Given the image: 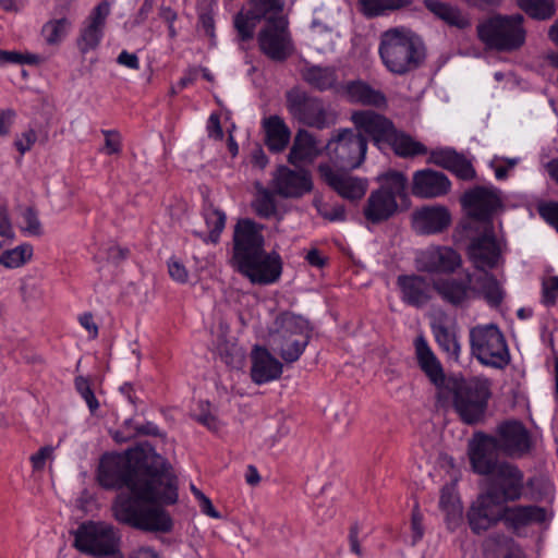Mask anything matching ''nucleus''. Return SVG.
Masks as SVG:
<instances>
[{
	"mask_svg": "<svg viewBox=\"0 0 558 558\" xmlns=\"http://www.w3.org/2000/svg\"><path fill=\"white\" fill-rule=\"evenodd\" d=\"M414 345L417 364L422 372L437 388L442 387L446 379L444 368L426 339L423 336H418L414 341Z\"/></svg>",
	"mask_w": 558,
	"mask_h": 558,
	"instance_id": "obj_31",
	"label": "nucleus"
},
{
	"mask_svg": "<svg viewBox=\"0 0 558 558\" xmlns=\"http://www.w3.org/2000/svg\"><path fill=\"white\" fill-rule=\"evenodd\" d=\"M314 184L308 170L290 169L281 166L276 177L277 193L284 198H300L313 191Z\"/></svg>",
	"mask_w": 558,
	"mask_h": 558,
	"instance_id": "obj_23",
	"label": "nucleus"
},
{
	"mask_svg": "<svg viewBox=\"0 0 558 558\" xmlns=\"http://www.w3.org/2000/svg\"><path fill=\"white\" fill-rule=\"evenodd\" d=\"M110 7L108 2H100L90 13L87 19L86 25L81 31V36L77 40L80 50L83 53L95 49L102 37V29L107 16L109 15Z\"/></svg>",
	"mask_w": 558,
	"mask_h": 558,
	"instance_id": "obj_29",
	"label": "nucleus"
},
{
	"mask_svg": "<svg viewBox=\"0 0 558 558\" xmlns=\"http://www.w3.org/2000/svg\"><path fill=\"white\" fill-rule=\"evenodd\" d=\"M0 235L13 238V230L5 207L0 206Z\"/></svg>",
	"mask_w": 558,
	"mask_h": 558,
	"instance_id": "obj_60",
	"label": "nucleus"
},
{
	"mask_svg": "<svg viewBox=\"0 0 558 558\" xmlns=\"http://www.w3.org/2000/svg\"><path fill=\"white\" fill-rule=\"evenodd\" d=\"M317 171L320 179L345 199H361L367 191L366 179L352 177L345 170H335L329 163L318 165Z\"/></svg>",
	"mask_w": 558,
	"mask_h": 558,
	"instance_id": "obj_19",
	"label": "nucleus"
},
{
	"mask_svg": "<svg viewBox=\"0 0 558 558\" xmlns=\"http://www.w3.org/2000/svg\"><path fill=\"white\" fill-rule=\"evenodd\" d=\"M357 2L361 13L373 19L407 8L413 3V0H357Z\"/></svg>",
	"mask_w": 558,
	"mask_h": 558,
	"instance_id": "obj_39",
	"label": "nucleus"
},
{
	"mask_svg": "<svg viewBox=\"0 0 558 558\" xmlns=\"http://www.w3.org/2000/svg\"><path fill=\"white\" fill-rule=\"evenodd\" d=\"M316 142L306 130H299L288 155V161L294 166L312 160L315 156Z\"/></svg>",
	"mask_w": 558,
	"mask_h": 558,
	"instance_id": "obj_37",
	"label": "nucleus"
},
{
	"mask_svg": "<svg viewBox=\"0 0 558 558\" xmlns=\"http://www.w3.org/2000/svg\"><path fill=\"white\" fill-rule=\"evenodd\" d=\"M517 2L521 10L537 21L549 20L556 13L555 0H517Z\"/></svg>",
	"mask_w": 558,
	"mask_h": 558,
	"instance_id": "obj_43",
	"label": "nucleus"
},
{
	"mask_svg": "<svg viewBox=\"0 0 558 558\" xmlns=\"http://www.w3.org/2000/svg\"><path fill=\"white\" fill-rule=\"evenodd\" d=\"M385 145L390 146L393 153L402 158L415 157L427 153L424 144L413 140L405 133L399 132L396 128Z\"/></svg>",
	"mask_w": 558,
	"mask_h": 558,
	"instance_id": "obj_36",
	"label": "nucleus"
},
{
	"mask_svg": "<svg viewBox=\"0 0 558 558\" xmlns=\"http://www.w3.org/2000/svg\"><path fill=\"white\" fill-rule=\"evenodd\" d=\"M32 256V245L21 244L12 250L4 251L2 265L7 268H19L31 260Z\"/></svg>",
	"mask_w": 558,
	"mask_h": 558,
	"instance_id": "obj_45",
	"label": "nucleus"
},
{
	"mask_svg": "<svg viewBox=\"0 0 558 558\" xmlns=\"http://www.w3.org/2000/svg\"><path fill=\"white\" fill-rule=\"evenodd\" d=\"M97 480L106 489H129L112 502L111 510L118 522L145 532L171 529V517L162 506L174 504L173 476L170 465L149 445L124 453L104 454Z\"/></svg>",
	"mask_w": 558,
	"mask_h": 558,
	"instance_id": "obj_1",
	"label": "nucleus"
},
{
	"mask_svg": "<svg viewBox=\"0 0 558 558\" xmlns=\"http://www.w3.org/2000/svg\"><path fill=\"white\" fill-rule=\"evenodd\" d=\"M425 8L446 24L459 29H465L471 26L470 19L464 15L457 7L439 0H423Z\"/></svg>",
	"mask_w": 558,
	"mask_h": 558,
	"instance_id": "obj_34",
	"label": "nucleus"
},
{
	"mask_svg": "<svg viewBox=\"0 0 558 558\" xmlns=\"http://www.w3.org/2000/svg\"><path fill=\"white\" fill-rule=\"evenodd\" d=\"M499 452L495 436L476 432L468 446V457L472 471L486 477L494 473L502 462L499 460Z\"/></svg>",
	"mask_w": 558,
	"mask_h": 558,
	"instance_id": "obj_16",
	"label": "nucleus"
},
{
	"mask_svg": "<svg viewBox=\"0 0 558 558\" xmlns=\"http://www.w3.org/2000/svg\"><path fill=\"white\" fill-rule=\"evenodd\" d=\"M105 151L107 155L119 154L121 151V136L119 132L113 130H104Z\"/></svg>",
	"mask_w": 558,
	"mask_h": 558,
	"instance_id": "obj_54",
	"label": "nucleus"
},
{
	"mask_svg": "<svg viewBox=\"0 0 558 558\" xmlns=\"http://www.w3.org/2000/svg\"><path fill=\"white\" fill-rule=\"evenodd\" d=\"M36 140H37V135H36L35 131L28 130V131L24 132L22 134L21 138H19L15 142V146H16L17 150L23 155L32 148V146L35 144Z\"/></svg>",
	"mask_w": 558,
	"mask_h": 558,
	"instance_id": "obj_57",
	"label": "nucleus"
},
{
	"mask_svg": "<svg viewBox=\"0 0 558 558\" xmlns=\"http://www.w3.org/2000/svg\"><path fill=\"white\" fill-rule=\"evenodd\" d=\"M305 259L311 266L322 268L326 265L327 259L322 256L320 252L317 248H312L307 252Z\"/></svg>",
	"mask_w": 558,
	"mask_h": 558,
	"instance_id": "obj_64",
	"label": "nucleus"
},
{
	"mask_svg": "<svg viewBox=\"0 0 558 558\" xmlns=\"http://www.w3.org/2000/svg\"><path fill=\"white\" fill-rule=\"evenodd\" d=\"M71 27L72 22L68 17H54L44 24L41 35L48 45L56 46L66 37Z\"/></svg>",
	"mask_w": 558,
	"mask_h": 558,
	"instance_id": "obj_42",
	"label": "nucleus"
},
{
	"mask_svg": "<svg viewBox=\"0 0 558 558\" xmlns=\"http://www.w3.org/2000/svg\"><path fill=\"white\" fill-rule=\"evenodd\" d=\"M253 208L256 215L262 218H269L277 213L275 198L267 190L254 201Z\"/></svg>",
	"mask_w": 558,
	"mask_h": 558,
	"instance_id": "obj_49",
	"label": "nucleus"
},
{
	"mask_svg": "<svg viewBox=\"0 0 558 558\" xmlns=\"http://www.w3.org/2000/svg\"><path fill=\"white\" fill-rule=\"evenodd\" d=\"M282 10L281 0H253L250 11L260 21L270 16H279Z\"/></svg>",
	"mask_w": 558,
	"mask_h": 558,
	"instance_id": "obj_47",
	"label": "nucleus"
},
{
	"mask_svg": "<svg viewBox=\"0 0 558 558\" xmlns=\"http://www.w3.org/2000/svg\"><path fill=\"white\" fill-rule=\"evenodd\" d=\"M81 325L89 332L92 338L98 336V326L94 322V317L90 313H84L80 316Z\"/></svg>",
	"mask_w": 558,
	"mask_h": 558,
	"instance_id": "obj_61",
	"label": "nucleus"
},
{
	"mask_svg": "<svg viewBox=\"0 0 558 558\" xmlns=\"http://www.w3.org/2000/svg\"><path fill=\"white\" fill-rule=\"evenodd\" d=\"M482 492L504 505L517 502L524 495V473L515 464L502 461L501 465L485 478Z\"/></svg>",
	"mask_w": 558,
	"mask_h": 558,
	"instance_id": "obj_11",
	"label": "nucleus"
},
{
	"mask_svg": "<svg viewBox=\"0 0 558 558\" xmlns=\"http://www.w3.org/2000/svg\"><path fill=\"white\" fill-rule=\"evenodd\" d=\"M202 215L205 223L209 230L207 239L209 242L217 244L220 240V234L226 227L227 216L225 211L214 206L208 197L204 198Z\"/></svg>",
	"mask_w": 558,
	"mask_h": 558,
	"instance_id": "obj_38",
	"label": "nucleus"
},
{
	"mask_svg": "<svg viewBox=\"0 0 558 558\" xmlns=\"http://www.w3.org/2000/svg\"><path fill=\"white\" fill-rule=\"evenodd\" d=\"M450 392L453 410L462 423L473 426L485 421L492 398L488 379L478 377L454 379Z\"/></svg>",
	"mask_w": 558,
	"mask_h": 558,
	"instance_id": "obj_5",
	"label": "nucleus"
},
{
	"mask_svg": "<svg viewBox=\"0 0 558 558\" xmlns=\"http://www.w3.org/2000/svg\"><path fill=\"white\" fill-rule=\"evenodd\" d=\"M207 130L210 137L219 141L223 138V131L220 124V119L217 114L213 113L209 117Z\"/></svg>",
	"mask_w": 558,
	"mask_h": 558,
	"instance_id": "obj_59",
	"label": "nucleus"
},
{
	"mask_svg": "<svg viewBox=\"0 0 558 558\" xmlns=\"http://www.w3.org/2000/svg\"><path fill=\"white\" fill-rule=\"evenodd\" d=\"M350 120L356 133L368 137L380 149L387 143L389 136L392 135L395 129L390 119L369 109L353 111Z\"/></svg>",
	"mask_w": 558,
	"mask_h": 558,
	"instance_id": "obj_18",
	"label": "nucleus"
},
{
	"mask_svg": "<svg viewBox=\"0 0 558 558\" xmlns=\"http://www.w3.org/2000/svg\"><path fill=\"white\" fill-rule=\"evenodd\" d=\"M451 223V215L445 206H424L413 214V227L420 234L444 232Z\"/></svg>",
	"mask_w": 558,
	"mask_h": 558,
	"instance_id": "obj_27",
	"label": "nucleus"
},
{
	"mask_svg": "<svg viewBox=\"0 0 558 558\" xmlns=\"http://www.w3.org/2000/svg\"><path fill=\"white\" fill-rule=\"evenodd\" d=\"M53 448L51 446L41 447L36 453L31 457V462L34 470H43L47 459L52 456Z\"/></svg>",
	"mask_w": 558,
	"mask_h": 558,
	"instance_id": "obj_56",
	"label": "nucleus"
},
{
	"mask_svg": "<svg viewBox=\"0 0 558 558\" xmlns=\"http://www.w3.org/2000/svg\"><path fill=\"white\" fill-rule=\"evenodd\" d=\"M349 542H350L351 551L357 556H361L362 548H361L360 542H359V525H357V523L352 524L350 527Z\"/></svg>",
	"mask_w": 558,
	"mask_h": 558,
	"instance_id": "obj_62",
	"label": "nucleus"
},
{
	"mask_svg": "<svg viewBox=\"0 0 558 558\" xmlns=\"http://www.w3.org/2000/svg\"><path fill=\"white\" fill-rule=\"evenodd\" d=\"M423 515L418 510V507L415 506L412 511V518H411V530H412V545H416L424 535V527H423Z\"/></svg>",
	"mask_w": 558,
	"mask_h": 558,
	"instance_id": "obj_55",
	"label": "nucleus"
},
{
	"mask_svg": "<svg viewBox=\"0 0 558 558\" xmlns=\"http://www.w3.org/2000/svg\"><path fill=\"white\" fill-rule=\"evenodd\" d=\"M456 502H460L459 498L448 487H444L439 498L440 509L453 506Z\"/></svg>",
	"mask_w": 558,
	"mask_h": 558,
	"instance_id": "obj_63",
	"label": "nucleus"
},
{
	"mask_svg": "<svg viewBox=\"0 0 558 558\" xmlns=\"http://www.w3.org/2000/svg\"><path fill=\"white\" fill-rule=\"evenodd\" d=\"M400 292L401 301L412 307L422 308L432 299L434 283L430 284L427 278L422 275H399L396 281Z\"/></svg>",
	"mask_w": 558,
	"mask_h": 558,
	"instance_id": "obj_21",
	"label": "nucleus"
},
{
	"mask_svg": "<svg viewBox=\"0 0 558 558\" xmlns=\"http://www.w3.org/2000/svg\"><path fill=\"white\" fill-rule=\"evenodd\" d=\"M470 239L466 247L469 259L478 270L493 269L500 257V248L496 241L495 228L484 227L478 230L464 231Z\"/></svg>",
	"mask_w": 558,
	"mask_h": 558,
	"instance_id": "obj_14",
	"label": "nucleus"
},
{
	"mask_svg": "<svg viewBox=\"0 0 558 558\" xmlns=\"http://www.w3.org/2000/svg\"><path fill=\"white\" fill-rule=\"evenodd\" d=\"M558 296V277H551L543 282V302L547 306H554Z\"/></svg>",
	"mask_w": 558,
	"mask_h": 558,
	"instance_id": "obj_53",
	"label": "nucleus"
},
{
	"mask_svg": "<svg viewBox=\"0 0 558 558\" xmlns=\"http://www.w3.org/2000/svg\"><path fill=\"white\" fill-rule=\"evenodd\" d=\"M75 388L86 401L90 412L94 413L99 408V403L90 388L89 381L85 377L78 376L75 378Z\"/></svg>",
	"mask_w": 558,
	"mask_h": 558,
	"instance_id": "obj_50",
	"label": "nucleus"
},
{
	"mask_svg": "<svg viewBox=\"0 0 558 558\" xmlns=\"http://www.w3.org/2000/svg\"><path fill=\"white\" fill-rule=\"evenodd\" d=\"M416 269L430 275H451L462 265L461 255L452 247L430 245L421 251L415 259Z\"/></svg>",
	"mask_w": 558,
	"mask_h": 558,
	"instance_id": "obj_17",
	"label": "nucleus"
},
{
	"mask_svg": "<svg viewBox=\"0 0 558 558\" xmlns=\"http://www.w3.org/2000/svg\"><path fill=\"white\" fill-rule=\"evenodd\" d=\"M427 161L450 171L463 181H470L476 177L472 162L451 147L430 150Z\"/></svg>",
	"mask_w": 558,
	"mask_h": 558,
	"instance_id": "obj_24",
	"label": "nucleus"
},
{
	"mask_svg": "<svg viewBox=\"0 0 558 558\" xmlns=\"http://www.w3.org/2000/svg\"><path fill=\"white\" fill-rule=\"evenodd\" d=\"M24 230L32 235L41 234V223L36 211L28 207L23 213Z\"/></svg>",
	"mask_w": 558,
	"mask_h": 558,
	"instance_id": "obj_52",
	"label": "nucleus"
},
{
	"mask_svg": "<svg viewBox=\"0 0 558 558\" xmlns=\"http://www.w3.org/2000/svg\"><path fill=\"white\" fill-rule=\"evenodd\" d=\"M387 70L396 75H405L418 69L425 60L423 44L411 32L390 28L380 36L378 49Z\"/></svg>",
	"mask_w": 558,
	"mask_h": 558,
	"instance_id": "obj_4",
	"label": "nucleus"
},
{
	"mask_svg": "<svg viewBox=\"0 0 558 558\" xmlns=\"http://www.w3.org/2000/svg\"><path fill=\"white\" fill-rule=\"evenodd\" d=\"M264 226L251 218H240L233 229L231 266L253 284L277 282L283 262L276 251L266 252Z\"/></svg>",
	"mask_w": 558,
	"mask_h": 558,
	"instance_id": "obj_2",
	"label": "nucleus"
},
{
	"mask_svg": "<svg viewBox=\"0 0 558 558\" xmlns=\"http://www.w3.org/2000/svg\"><path fill=\"white\" fill-rule=\"evenodd\" d=\"M74 535V546L82 553L105 557L117 551L118 537L111 525L95 522L83 523Z\"/></svg>",
	"mask_w": 558,
	"mask_h": 558,
	"instance_id": "obj_13",
	"label": "nucleus"
},
{
	"mask_svg": "<svg viewBox=\"0 0 558 558\" xmlns=\"http://www.w3.org/2000/svg\"><path fill=\"white\" fill-rule=\"evenodd\" d=\"M462 208L470 218L462 223L463 231L494 227V216L502 209V201L497 189L476 185L460 197Z\"/></svg>",
	"mask_w": 558,
	"mask_h": 558,
	"instance_id": "obj_9",
	"label": "nucleus"
},
{
	"mask_svg": "<svg viewBox=\"0 0 558 558\" xmlns=\"http://www.w3.org/2000/svg\"><path fill=\"white\" fill-rule=\"evenodd\" d=\"M398 210V203L392 195H386L384 191H372L363 208L365 219L378 225L390 219Z\"/></svg>",
	"mask_w": 558,
	"mask_h": 558,
	"instance_id": "obj_30",
	"label": "nucleus"
},
{
	"mask_svg": "<svg viewBox=\"0 0 558 558\" xmlns=\"http://www.w3.org/2000/svg\"><path fill=\"white\" fill-rule=\"evenodd\" d=\"M337 94L350 104H359L362 106L379 108L387 102L383 92L373 88L368 83L362 80H352L341 83L337 88Z\"/></svg>",
	"mask_w": 558,
	"mask_h": 558,
	"instance_id": "obj_26",
	"label": "nucleus"
},
{
	"mask_svg": "<svg viewBox=\"0 0 558 558\" xmlns=\"http://www.w3.org/2000/svg\"><path fill=\"white\" fill-rule=\"evenodd\" d=\"M302 78L313 88L325 92L333 89L337 93L338 75L332 66L310 65L302 71Z\"/></svg>",
	"mask_w": 558,
	"mask_h": 558,
	"instance_id": "obj_33",
	"label": "nucleus"
},
{
	"mask_svg": "<svg viewBox=\"0 0 558 558\" xmlns=\"http://www.w3.org/2000/svg\"><path fill=\"white\" fill-rule=\"evenodd\" d=\"M475 278V293L484 298L486 303L492 307H498L504 301V290L497 278L486 271Z\"/></svg>",
	"mask_w": 558,
	"mask_h": 558,
	"instance_id": "obj_35",
	"label": "nucleus"
},
{
	"mask_svg": "<svg viewBox=\"0 0 558 558\" xmlns=\"http://www.w3.org/2000/svg\"><path fill=\"white\" fill-rule=\"evenodd\" d=\"M215 0H203L198 5V25L206 36L215 38V21L213 4Z\"/></svg>",
	"mask_w": 558,
	"mask_h": 558,
	"instance_id": "obj_46",
	"label": "nucleus"
},
{
	"mask_svg": "<svg viewBox=\"0 0 558 558\" xmlns=\"http://www.w3.org/2000/svg\"><path fill=\"white\" fill-rule=\"evenodd\" d=\"M471 354L485 366L506 368L511 355L504 332L496 324L476 325L469 331Z\"/></svg>",
	"mask_w": 558,
	"mask_h": 558,
	"instance_id": "obj_8",
	"label": "nucleus"
},
{
	"mask_svg": "<svg viewBox=\"0 0 558 558\" xmlns=\"http://www.w3.org/2000/svg\"><path fill=\"white\" fill-rule=\"evenodd\" d=\"M286 31L287 21L282 16H270L258 35L260 50L274 61L282 62L290 54Z\"/></svg>",
	"mask_w": 558,
	"mask_h": 558,
	"instance_id": "obj_20",
	"label": "nucleus"
},
{
	"mask_svg": "<svg viewBox=\"0 0 558 558\" xmlns=\"http://www.w3.org/2000/svg\"><path fill=\"white\" fill-rule=\"evenodd\" d=\"M286 106L295 120L310 128L323 130L333 123L323 100L300 88L294 87L286 93Z\"/></svg>",
	"mask_w": 558,
	"mask_h": 558,
	"instance_id": "obj_12",
	"label": "nucleus"
},
{
	"mask_svg": "<svg viewBox=\"0 0 558 558\" xmlns=\"http://www.w3.org/2000/svg\"><path fill=\"white\" fill-rule=\"evenodd\" d=\"M270 332L272 349L290 364L296 362L310 343L313 328L310 322L291 312L280 313Z\"/></svg>",
	"mask_w": 558,
	"mask_h": 558,
	"instance_id": "obj_6",
	"label": "nucleus"
},
{
	"mask_svg": "<svg viewBox=\"0 0 558 558\" xmlns=\"http://www.w3.org/2000/svg\"><path fill=\"white\" fill-rule=\"evenodd\" d=\"M40 58L33 53H21L0 49V66L4 64H38Z\"/></svg>",
	"mask_w": 558,
	"mask_h": 558,
	"instance_id": "obj_48",
	"label": "nucleus"
},
{
	"mask_svg": "<svg viewBox=\"0 0 558 558\" xmlns=\"http://www.w3.org/2000/svg\"><path fill=\"white\" fill-rule=\"evenodd\" d=\"M451 187L448 177L433 169H423L414 172L412 194L421 198H435L446 195Z\"/></svg>",
	"mask_w": 558,
	"mask_h": 558,
	"instance_id": "obj_25",
	"label": "nucleus"
},
{
	"mask_svg": "<svg viewBox=\"0 0 558 558\" xmlns=\"http://www.w3.org/2000/svg\"><path fill=\"white\" fill-rule=\"evenodd\" d=\"M267 147L275 153L282 151L289 144L291 132L283 119L279 116H270L263 122Z\"/></svg>",
	"mask_w": 558,
	"mask_h": 558,
	"instance_id": "obj_32",
	"label": "nucleus"
},
{
	"mask_svg": "<svg viewBox=\"0 0 558 558\" xmlns=\"http://www.w3.org/2000/svg\"><path fill=\"white\" fill-rule=\"evenodd\" d=\"M470 272H466L464 278H440L434 281V291L445 303L454 307H464L475 292Z\"/></svg>",
	"mask_w": 558,
	"mask_h": 558,
	"instance_id": "obj_22",
	"label": "nucleus"
},
{
	"mask_svg": "<svg viewBox=\"0 0 558 558\" xmlns=\"http://www.w3.org/2000/svg\"><path fill=\"white\" fill-rule=\"evenodd\" d=\"M251 378L263 385L278 379L282 374V364L266 348L255 347L251 353Z\"/></svg>",
	"mask_w": 558,
	"mask_h": 558,
	"instance_id": "obj_28",
	"label": "nucleus"
},
{
	"mask_svg": "<svg viewBox=\"0 0 558 558\" xmlns=\"http://www.w3.org/2000/svg\"><path fill=\"white\" fill-rule=\"evenodd\" d=\"M522 14H496L477 25L478 39L492 50L512 52L520 49L526 37Z\"/></svg>",
	"mask_w": 558,
	"mask_h": 558,
	"instance_id": "obj_7",
	"label": "nucleus"
},
{
	"mask_svg": "<svg viewBox=\"0 0 558 558\" xmlns=\"http://www.w3.org/2000/svg\"><path fill=\"white\" fill-rule=\"evenodd\" d=\"M377 180L380 182L377 191H384L386 195H392L396 201L407 196L408 178L404 173L389 170L378 175Z\"/></svg>",
	"mask_w": 558,
	"mask_h": 558,
	"instance_id": "obj_40",
	"label": "nucleus"
},
{
	"mask_svg": "<svg viewBox=\"0 0 558 558\" xmlns=\"http://www.w3.org/2000/svg\"><path fill=\"white\" fill-rule=\"evenodd\" d=\"M258 22L259 20L250 10L245 13L241 11L235 14L233 24L241 41H247L254 37V31Z\"/></svg>",
	"mask_w": 558,
	"mask_h": 558,
	"instance_id": "obj_44",
	"label": "nucleus"
},
{
	"mask_svg": "<svg viewBox=\"0 0 558 558\" xmlns=\"http://www.w3.org/2000/svg\"><path fill=\"white\" fill-rule=\"evenodd\" d=\"M495 442L508 458L520 459L530 453L533 442L529 429L518 420H506L496 426Z\"/></svg>",
	"mask_w": 558,
	"mask_h": 558,
	"instance_id": "obj_15",
	"label": "nucleus"
},
{
	"mask_svg": "<svg viewBox=\"0 0 558 558\" xmlns=\"http://www.w3.org/2000/svg\"><path fill=\"white\" fill-rule=\"evenodd\" d=\"M445 513V520L448 530L454 531L460 526L462 522V505L461 502H456L453 506L451 505L448 508L441 510Z\"/></svg>",
	"mask_w": 558,
	"mask_h": 558,
	"instance_id": "obj_51",
	"label": "nucleus"
},
{
	"mask_svg": "<svg viewBox=\"0 0 558 558\" xmlns=\"http://www.w3.org/2000/svg\"><path fill=\"white\" fill-rule=\"evenodd\" d=\"M432 330L439 348L446 352L450 359L458 361L461 345L457 339L456 332L442 324L433 325Z\"/></svg>",
	"mask_w": 558,
	"mask_h": 558,
	"instance_id": "obj_41",
	"label": "nucleus"
},
{
	"mask_svg": "<svg viewBox=\"0 0 558 558\" xmlns=\"http://www.w3.org/2000/svg\"><path fill=\"white\" fill-rule=\"evenodd\" d=\"M368 141L353 129L335 130L326 145L330 161L340 170H354L365 160Z\"/></svg>",
	"mask_w": 558,
	"mask_h": 558,
	"instance_id": "obj_10",
	"label": "nucleus"
},
{
	"mask_svg": "<svg viewBox=\"0 0 558 558\" xmlns=\"http://www.w3.org/2000/svg\"><path fill=\"white\" fill-rule=\"evenodd\" d=\"M548 520L547 510L537 505H504L481 492L466 511L471 532L483 535L500 523L513 534L527 526L541 525Z\"/></svg>",
	"mask_w": 558,
	"mask_h": 558,
	"instance_id": "obj_3",
	"label": "nucleus"
},
{
	"mask_svg": "<svg viewBox=\"0 0 558 558\" xmlns=\"http://www.w3.org/2000/svg\"><path fill=\"white\" fill-rule=\"evenodd\" d=\"M117 62L123 66H126L132 70L140 69V61L135 53H130L126 50H123L117 58Z\"/></svg>",
	"mask_w": 558,
	"mask_h": 558,
	"instance_id": "obj_58",
	"label": "nucleus"
}]
</instances>
